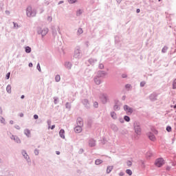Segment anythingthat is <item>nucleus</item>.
<instances>
[{
	"label": "nucleus",
	"instance_id": "nucleus-22",
	"mask_svg": "<svg viewBox=\"0 0 176 176\" xmlns=\"http://www.w3.org/2000/svg\"><path fill=\"white\" fill-rule=\"evenodd\" d=\"M48 30L47 29L45 30L44 31H42L41 34L42 35H46V34H47Z\"/></svg>",
	"mask_w": 176,
	"mask_h": 176
},
{
	"label": "nucleus",
	"instance_id": "nucleus-6",
	"mask_svg": "<svg viewBox=\"0 0 176 176\" xmlns=\"http://www.w3.org/2000/svg\"><path fill=\"white\" fill-rule=\"evenodd\" d=\"M148 135L151 141H153V142L156 141V137L152 133H148Z\"/></svg>",
	"mask_w": 176,
	"mask_h": 176
},
{
	"label": "nucleus",
	"instance_id": "nucleus-18",
	"mask_svg": "<svg viewBox=\"0 0 176 176\" xmlns=\"http://www.w3.org/2000/svg\"><path fill=\"white\" fill-rule=\"evenodd\" d=\"M111 116L113 119H116V113L115 112H111Z\"/></svg>",
	"mask_w": 176,
	"mask_h": 176
},
{
	"label": "nucleus",
	"instance_id": "nucleus-17",
	"mask_svg": "<svg viewBox=\"0 0 176 176\" xmlns=\"http://www.w3.org/2000/svg\"><path fill=\"white\" fill-rule=\"evenodd\" d=\"M25 52H26V53H31V47H25Z\"/></svg>",
	"mask_w": 176,
	"mask_h": 176
},
{
	"label": "nucleus",
	"instance_id": "nucleus-2",
	"mask_svg": "<svg viewBox=\"0 0 176 176\" xmlns=\"http://www.w3.org/2000/svg\"><path fill=\"white\" fill-rule=\"evenodd\" d=\"M78 126L74 128L75 133H82V126H83V121L81 119H78Z\"/></svg>",
	"mask_w": 176,
	"mask_h": 176
},
{
	"label": "nucleus",
	"instance_id": "nucleus-31",
	"mask_svg": "<svg viewBox=\"0 0 176 176\" xmlns=\"http://www.w3.org/2000/svg\"><path fill=\"white\" fill-rule=\"evenodd\" d=\"M47 20L48 21H52L53 20V18L52 16H48Z\"/></svg>",
	"mask_w": 176,
	"mask_h": 176
},
{
	"label": "nucleus",
	"instance_id": "nucleus-56",
	"mask_svg": "<svg viewBox=\"0 0 176 176\" xmlns=\"http://www.w3.org/2000/svg\"><path fill=\"white\" fill-rule=\"evenodd\" d=\"M149 157L152 156V153H150V155H148Z\"/></svg>",
	"mask_w": 176,
	"mask_h": 176
},
{
	"label": "nucleus",
	"instance_id": "nucleus-21",
	"mask_svg": "<svg viewBox=\"0 0 176 176\" xmlns=\"http://www.w3.org/2000/svg\"><path fill=\"white\" fill-rule=\"evenodd\" d=\"M67 2H69V3H75L77 2V0H67Z\"/></svg>",
	"mask_w": 176,
	"mask_h": 176
},
{
	"label": "nucleus",
	"instance_id": "nucleus-10",
	"mask_svg": "<svg viewBox=\"0 0 176 176\" xmlns=\"http://www.w3.org/2000/svg\"><path fill=\"white\" fill-rule=\"evenodd\" d=\"M25 134L27 137H31V131L29 129L25 130Z\"/></svg>",
	"mask_w": 176,
	"mask_h": 176
},
{
	"label": "nucleus",
	"instance_id": "nucleus-9",
	"mask_svg": "<svg viewBox=\"0 0 176 176\" xmlns=\"http://www.w3.org/2000/svg\"><path fill=\"white\" fill-rule=\"evenodd\" d=\"M113 170V166H109L107 168V174H109Z\"/></svg>",
	"mask_w": 176,
	"mask_h": 176
},
{
	"label": "nucleus",
	"instance_id": "nucleus-46",
	"mask_svg": "<svg viewBox=\"0 0 176 176\" xmlns=\"http://www.w3.org/2000/svg\"><path fill=\"white\" fill-rule=\"evenodd\" d=\"M20 116H21V118H23V117L24 116V114L21 113V114H20Z\"/></svg>",
	"mask_w": 176,
	"mask_h": 176
},
{
	"label": "nucleus",
	"instance_id": "nucleus-57",
	"mask_svg": "<svg viewBox=\"0 0 176 176\" xmlns=\"http://www.w3.org/2000/svg\"><path fill=\"white\" fill-rule=\"evenodd\" d=\"M174 108H176V104L174 106Z\"/></svg>",
	"mask_w": 176,
	"mask_h": 176
},
{
	"label": "nucleus",
	"instance_id": "nucleus-43",
	"mask_svg": "<svg viewBox=\"0 0 176 176\" xmlns=\"http://www.w3.org/2000/svg\"><path fill=\"white\" fill-rule=\"evenodd\" d=\"M162 52H163V53H166V48H163V49H162Z\"/></svg>",
	"mask_w": 176,
	"mask_h": 176
},
{
	"label": "nucleus",
	"instance_id": "nucleus-37",
	"mask_svg": "<svg viewBox=\"0 0 176 176\" xmlns=\"http://www.w3.org/2000/svg\"><path fill=\"white\" fill-rule=\"evenodd\" d=\"M119 175H120V176H123V175H124V173L120 172V173H119Z\"/></svg>",
	"mask_w": 176,
	"mask_h": 176
},
{
	"label": "nucleus",
	"instance_id": "nucleus-48",
	"mask_svg": "<svg viewBox=\"0 0 176 176\" xmlns=\"http://www.w3.org/2000/svg\"><path fill=\"white\" fill-rule=\"evenodd\" d=\"M56 155H60V151H56Z\"/></svg>",
	"mask_w": 176,
	"mask_h": 176
},
{
	"label": "nucleus",
	"instance_id": "nucleus-16",
	"mask_svg": "<svg viewBox=\"0 0 176 176\" xmlns=\"http://www.w3.org/2000/svg\"><path fill=\"white\" fill-rule=\"evenodd\" d=\"M101 163H102V160H96L95 161V164H97V165L101 164Z\"/></svg>",
	"mask_w": 176,
	"mask_h": 176
},
{
	"label": "nucleus",
	"instance_id": "nucleus-32",
	"mask_svg": "<svg viewBox=\"0 0 176 176\" xmlns=\"http://www.w3.org/2000/svg\"><path fill=\"white\" fill-rule=\"evenodd\" d=\"M14 28H19V24L14 23Z\"/></svg>",
	"mask_w": 176,
	"mask_h": 176
},
{
	"label": "nucleus",
	"instance_id": "nucleus-33",
	"mask_svg": "<svg viewBox=\"0 0 176 176\" xmlns=\"http://www.w3.org/2000/svg\"><path fill=\"white\" fill-rule=\"evenodd\" d=\"M9 78H10V72L6 74V78L9 79Z\"/></svg>",
	"mask_w": 176,
	"mask_h": 176
},
{
	"label": "nucleus",
	"instance_id": "nucleus-58",
	"mask_svg": "<svg viewBox=\"0 0 176 176\" xmlns=\"http://www.w3.org/2000/svg\"><path fill=\"white\" fill-rule=\"evenodd\" d=\"M159 1V2H160L162 0H158Z\"/></svg>",
	"mask_w": 176,
	"mask_h": 176
},
{
	"label": "nucleus",
	"instance_id": "nucleus-4",
	"mask_svg": "<svg viewBox=\"0 0 176 176\" xmlns=\"http://www.w3.org/2000/svg\"><path fill=\"white\" fill-rule=\"evenodd\" d=\"M108 95L103 94L100 96V100L102 102V104H107L108 102Z\"/></svg>",
	"mask_w": 176,
	"mask_h": 176
},
{
	"label": "nucleus",
	"instance_id": "nucleus-30",
	"mask_svg": "<svg viewBox=\"0 0 176 176\" xmlns=\"http://www.w3.org/2000/svg\"><path fill=\"white\" fill-rule=\"evenodd\" d=\"M37 69L41 72V65L39 63L37 65Z\"/></svg>",
	"mask_w": 176,
	"mask_h": 176
},
{
	"label": "nucleus",
	"instance_id": "nucleus-49",
	"mask_svg": "<svg viewBox=\"0 0 176 176\" xmlns=\"http://www.w3.org/2000/svg\"><path fill=\"white\" fill-rule=\"evenodd\" d=\"M61 3H64V1H60V2L58 3V5H60V4H61Z\"/></svg>",
	"mask_w": 176,
	"mask_h": 176
},
{
	"label": "nucleus",
	"instance_id": "nucleus-11",
	"mask_svg": "<svg viewBox=\"0 0 176 176\" xmlns=\"http://www.w3.org/2000/svg\"><path fill=\"white\" fill-rule=\"evenodd\" d=\"M6 91L10 94V93H12V87L10 85H8L6 87Z\"/></svg>",
	"mask_w": 176,
	"mask_h": 176
},
{
	"label": "nucleus",
	"instance_id": "nucleus-52",
	"mask_svg": "<svg viewBox=\"0 0 176 176\" xmlns=\"http://www.w3.org/2000/svg\"><path fill=\"white\" fill-rule=\"evenodd\" d=\"M24 97H25L24 95H22L21 97V98L23 99V98H24Z\"/></svg>",
	"mask_w": 176,
	"mask_h": 176
},
{
	"label": "nucleus",
	"instance_id": "nucleus-40",
	"mask_svg": "<svg viewBox=\"0 0 176 176\" xmlns=\"http://www.w3.org/2000/svg\"><path fill=\"white\" fill-rule=\"evenodd\" d=\"M114 109H119V107H118V105H115L114 106Z\"/></svg>",
	"mask_w": 176,
	"mask_h": 176
},
{
	"label": "nucleus",
	"instance_id": "nucleus-53",
	"mask_svg": "<svg viewBox=\"0 0 176 176\" xmlns=\"http://www.w3.org/2000/svg\"><path fill=\"white\" fill-rule=\"evenodd\" d=\"M84 102H87H87H89L87 101V100H84Z\"/></svg>",
	"mask_w": 176,
	"mask_h": 176
},
{
	"label": "nucleus",
	"instance_id": "nucleus-19",
	"mask_svg": "<svg viewBox=\"0 0 176 176\" xmlns=\"http://www.w3.org/2000/svg\"><path fill=\"white\" fill-rule=\"evenodd\" d=\"M124 119L126 122H130V117L127 116H125L124 117Z\"/></svg>",
	"mask_w": 176,
	"mask_h": 176
},
{
	"label": "nucleus",
	"instance_id": "nucleus-20",
	"mask_svg": "<svg viewBox=\"0 0 176 176\" xmlns=\"http://www.w3.org/2000/svg\"><path fill=\"white\" fill-rule=\"evenodd\" d=\"M82 13H83V11L82 10H78L77 11V16H80V14H82Z\"/></svg>",
	"mask_w": 176,
	"mask_h": 176
},
{
	"label": "nucleus",
	"instance_id": "nucleus-8",
	"mask_svg": "<svg viewBox=\"0 0 176 176\" xmlns=\"http://www.w3.org/2000/svg\"><path fill=\"white\" fill-rule=\"evenodd\" d=\"M64 134H65V131H64V129H60L59 131V135L61 138H65V135Z\"/></svg>",
	"mask_w": 176,
	"mask_h": 176
},
{
	"label": "nucleus",
	"instance_id": "nucleus-42",
	"mask_svg": "<svg viewBox=\"0 0 176 176\" xmlns=\"http://www.w3.org/2000/svg\"><path fill=\"white\" fill-rule=\"evenodd\" d=\"M14 123V122L13 120H10V124H13Z\"/></svg>",
	"mask_w": 176,
	"mask_h": 176
},
{
	"label": "nucleus",
	"instance_id": "nucleus-34",
	"mask_svg": "<svg viewBox=\"0 0 176 176\" xmlns=\"http://www.w3.org/2000/svg\"><path fill=\"white\" fill-rule=\"evenodd\" d=\"M34 153H35V155H39V151L35 150Z\"/></svg>",
	"mask_w": 176,
	"mask_h": 176
},
{
	"label": "nucleus",
	"instance_id": "nucleus-5",
	"mask_svg": "<svg viewBox=\"0 0 176 176\" xmlns=\"http://www.w3.org/2000/svg\"><path fill=\"white\" fill-rule=\"evenodd\" d=\"M124 109L126 111L127 115H131L133 113V109H131V107H129L128 105H124Z\"/></svg>",
	"mask_w": 176,
	"mask_h": 176
},
{
	"label": "nucleus",
	"instance_id": "nucleus-3",
	"mask_svg": "<svg viewBox=\"0 0 176 176\" xmlns=\"http://www.w3.org/2000/svg\"><path fill=\"white\" fill-rule=\"evenodd\" d=\"M164 164V160L163 158H157L155 162L156 167H162Z\"/></svg>",
	"mask_w": 176,
	"mask_h": 176
},
{
	"label": "nucleus",
	"instance_id": "nucleus-29",
	"mask_svg": "<svg viewBox=\"0 0 176 176\" xmlns=\"http://www.w3.org/2000/svg\"><path fill=\"white\" fill-rule=\"evenodd\" d=\"M171 126H167L166 127V131H168V133H170L171 131Z\"/></svg>",
	"mask_w": 176,
	"mask_h": 176
},
{
	"label": "nucleus",
	"instance_id": "nucleus-51",
	"mask_svg": "<svg viewBox=\"0 0 176 176\" xmlns=\"http://www.w3.org/2000/svg\"><path fill=\"white\" fill-rule=\"evenodd\" d=\"M32 63H29V67H32Z\"/></svg>",
	"mask_w": 176,
	"mask_h": 176
},
{
	"label": "nucleus",
	"instance_id": "nucleus-24",
	"mask_svg": "<svg viewBox=\"0 0 176 176\" xmlns=\"http://www.w3.org/2000/svg\"><path fill=\"white\" fill-rule=\"evenodd\" d=\"M127 166H129V167L133 165V162H131V161H128L126 162Z\"/></svg>",
	"mask_w": 176,
	"mask_h": 176
},
{
	"label": "nucleus",
	"instance_id": "nucleus-35",
	"mask_svg": "<svg viewBox=\"0 0 176 176\" xmlns=\"http://www.w3.org/2000/svg\"><path fill=\"white\" fill-rule=\"evenodd\" d=\"M99 67L100 68V69H102L104 68V65L100 64V65H99Z\"/></svg>",
	"mask_w": 176,
	"mask_h": 176
},
{
	"label": "nucleus",
	"instance_id": "nucleus-38",
	"mask_svg": "<svg viewBox=\"0 0 176 176\" xmlns=\"http://www.w3.org/2000/svg\"><path fill=\"white\" fill-rule=\"evenodd\" d=\"M38 115L35 114V115L34 116V119H38Z\"/></svg>",
	"mask_w": 176,
	"mask_h": 176
},
{
	"label": "nucleus",
	"instance_id": "nucleus-26",
	"mask_svg": "<svg viewBox=\"0 0 176 176\" xmlns=\"http://www.w3.org/2000/svg\"><path fill=\"white\" fill-rule=\"evenodd\" d=\"M145 85H146L145 81H142V82H140L141 87H144V86H145Z\"/></svg>",
	"mask_w": 176,
	"mask_h": 176
},
{
	"label": "nucleus",
	"instance_id": "nucleus-25",
	"mask_svg": "<svg viewBox=\"0 0 176 176\" xmlns=\"http://www.w3.org/2000/svg\"><path fill=\"white\" fill-rule=\"evenodd\" d=\"M78 32L79 34H83V30H82V28H79L78 30Z\"/></svg>",
	"mask_w": 176,
	"mask_h": 176
},
{
	"label": "nucleus",
	"instance_id": "nucleus-41",
	"mask_svg": "<svg viewBox=\"0 0 176 176\" xmlns=\"http://www.w3.org/2000/svg\"><path fill=\"white\" fill-rule=\"evenodd\" d=\"M56 127V125H52V127H51V129L52 130H54V129Z\"/></svg>",
	"mask_w": 176,
	"mask_h": 176
},
{
	"label": "nucleus",
	"instance_id": "nucleus-28",
	"mask_svg": "<svg viewBox=\"0 0 176 176\" xmlns=\"http://www.w3.org/2000/svg\"><path fill=\"white\" fill-rule=\"evenodd\" d=\"M94 106L95 107V108H98V102H95L94 103Z\"/></svg>",
	"mask_w": 176,
	"mask_h": 176
},
{
	"label": "nucleus",
	"instance_id": "nucleus-44",
	"mask_svg": "<svg viewBox=\"0 0 176 176\" xmlns=\"http://www.w3.org/2000/svg\"><path fill=\"white\" fill-rule=\"evenodd\" d=\"M136 12H137V13H140V12H141V10L140 9H137Z\"/></svg>",
	"mask_w": 176,
	"mask_h": 176
},
{
	"label": "nucleus",
	"instance_id": "nucleus-45",
	"mask_svg": "<svg viewBox=\"0 0 176 176\" xmlns=\"http://www.w3.org/2000/svg\"><path fill=\"white\" fill-rule=\"evenodd\" d=\"M16 142H20V139L16 138Z\"/></svg>",
	"mask_w": 176,
	"mask_h": 176
},
{
	"label": "nucleus",
	"instance_id": "nucleus-1",
	"mask_svg": "<svg viewBox=\"0 0 176 176\" xmlns=\"http://www.w3.org/2000/svg\"><path fill=\"white\" fill-rule=\"evenodd\" d=\"M26 14L28 17H35L36 16V10H32V7L29 6L27 8Z\"/></svg>",
	"mask_w": 176,
	"mask_h": 176
},
{
	"label": "nucleus",
	"instance_id": "nucleus-54",
	"mask_svg": "<svg viewBox=\"0 0 176 176\" xmlns=\"http://www.w3.org/2000/svg\"><path fill=\"white\" fill-rule=\"evenodd\" d=\"M23 156L25 157V156H27V153H25Z\"/></svg>",
	"mask_w": 176,
	"mask_h": 176
},
{
	"label": "nucleus",
	"instance_id": "nucleus-14",
	"mask_svg": "<svg viewBox=\"0 0 176 176\" xmlns=\"http://www.w3.org/2000/svg\"><path fill=\"white\" fill-rule=\"evenodd\" d=\"M126 174H128V175H133V171H131V170H130V169H127L126 170Z\"/></svg>",
	"mask_w": 176,
	"mask_h": 176
},
{
	"label": "nucleus",
	"instance_id": "nucleus-47",
	"mask_svg": "<svg viewBox=\"0 0 176 176\" xmlns=\"http://www.w3.org/2000/svg\"><path fill=\"white\" fill-rule=\"evenodd\" d=\"M48 124H49V126H48V129H50V122H48Z\"/></svg>",
	"mask_w": 176,
	"mask_h": 176
},
{
	"label": "nucleus",
	"instance_id": "nucleus-55",
	"mask_svg": "<svg viewBox=\"0 0 176 176\" xmlns=\"http://www.w3.org/2000/svg\"><path fill=\"white\" fill-rule=\"evenodd\" d=\"M104 75H105V74L103 73L102 75H101L100 76H104Z\"/></svg>",
	"mask_w": 176,
	"mask_h": 176
},
{
	"label": "nucleus",
	"instance_id": "nucleus-15",
	"mask_svg": "<svg viewBox=\"0 0 176 176\" xmlns=\"http://www.w3.org/2000/svg\"><path fill=\"white\" fill-rule=\"evenodd\" d=\"M61 78L60 77V75H57L56 77H55V80L56 82H60Z\"/></svg>",
	"mask_w": 176,
	"mask_h": 176
},
{
	"label": "nucleus",
	"instance_id": "nucleus-36",
	"mask_svg": "<svg viewBox=\"0 0 176 176\" xmlns=\"http://www.w3.org/2000/svg\"><path fill=\"white\" fill-rule=\"evenodd\" d=\"M166 170H167L168 171H170V170H171V167H170V166H167V167H166Z\"/></svg>",
	"mask_w": 176,
	"mask_h": 176
},
{
	"label": "nucleus",
	"instance_id": "nucleus-50",
	"mask_svg": "<svg viewBox=\"0 0 176 176\" xmlns=\"http://www.w3.org/2000/svg\"><path fill=\"white\" fill-rule=\"evenodd\" d=\"M16 129H17L18 130H20V127L19 126H16Z\"/></svg>",
	"mask_w": 176,
	"mask_h": 176
},
{
	"label": "nucleus",
	"instance_id": "nucleus-12",
	"mask_svg": "<svg viewBox=\"0 0 176 176\" xmlns=\"http://www.w3.org/2000/svg\"><path fill=\"white\" fill-rule=\"evenodd\" d=\"M89 146H96V141L94 140H90L89 142Z\"/></svg>",
	"mask_w": 176,
	"mask_h": 176
},
{
	"label": "nucleus",
	"instance_id": "nucleus-39",
	"mask_svg": "<svg viewBox=\"0 0 176 176\" xmlns=\"http://www.w3.org/2000/svg\"><path fill=\"white\" fill-rule=\"evenodd\" d=\"M122 78H127V75H126V74H122Z\"/></svg>",
	"mask_w": 176,
	"mask_h": 176
},
{
	"label": "nucleus",
	"instance_id": "nucleus-23",
	"mask_svg": "<svg viewBox=\"0 0 176 176\" xmlns=\"http://www.w3.org/2000/svg\"><path fill=\"white\" fill-rule=\"evenodd\" d=\"M173 89H176V79L174 80V81H173Z\"/></svg>",
	"mask_w": 176,
	"mask_h": 176
},
{
	"label": "nucleus",
	"instance_id": "nucleus-7",
	"mask_svg": "<svg viewBox=\"0 0 176 176\" xmlns=\"http://www.w3.org/2000/svg\"><path fill=\"white\" fill-rule=\"evenodd\" d=\"M135 132L140 135V134H141V127H140V126H135Z\"/></svg>",
	"mask_w": 176,
	"mask_h": 176
},
{
	"label": "nucleus",
	"instance_id": "nucleus-13",
	"mask_svg": "<svg viewBox=\"0 0 176 176\" xmlns=\"http://www.w3.org/2000/svg\"><path fill=\"white\" fill-rule=\"evenodd\" d=\"M94 81L96 85H100L101 83V80L98 78H95Z\"/></svg>",
	"mask_w": 176,
	"mask_h": 176
},
{
	"label": "nucleus",
	"instance_id": "nucleus-27",
	"mask_svg": "<svg viewBox=\"0 0 176 176\" xmlns=\"http://www.w3.org/2000/svg\"><path fill=\"white\" fill-rule=\"evenodd\" d=\"M126 89H131V85L130 84H127L126 86H125Z\"/></svg>",
	"mask_w": 176,
	"mask_h": 176
}]
</instances>
